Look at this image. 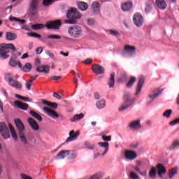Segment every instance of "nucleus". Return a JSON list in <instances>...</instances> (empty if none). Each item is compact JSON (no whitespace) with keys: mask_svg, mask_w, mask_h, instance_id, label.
<instances>
[{"mask_svg":"<svg viewBox=\"0 0 179 179\" xmlns=\"http://www.w3.org/2000/svg\"><path fill=\"white\" fill-rule=\"evenodd\" d=\"M66 17L71 20H64V23L67 24H76V19H80L82 15L76 8H71L67 11Z\"/></svg>","mask_w":179,"mask_h":179,"instance_id":"obj_1","label":"nucleus"},{"mask_svg":"<svg viewBox=\"0 0 179 179\" xmlns=\"http://www.w3.org/2000/svg\"><path fill=\"white\" fill-rule=\"evenodd\" d=\"M10 50L13 51H17L16 48L13 43H1L0 45V58L2 59H6V58H9V52H10Z\"/></svg>","mask_w":179,"mask_h":179,"instance_id":"obj_2","label":"nucleus"},{"mask_svg":"<svg viewBox=\"0 0 179 179\" xmlns=\"http://www.w3.org/2000/svg\"><path fill=\"white\" fill-rule=\"evenodd\" d=\"M68 33L71 37L78 38L82 36L83 29H82V27L79 25H74L69 27Z\"/></svg>","mask_w":179,"mask_h":179,"instance_id":"obj_3","label":"nucleus"},{"mask_svg":"<svg viewBox=\"0 0 179 179\" xmlns=\"http://www.w3.org/2000/svg\"><path fill=\"white\" fill-rule=\"evenodd\" d=\"M124 102L119 108V111H124V110H127V108L130 107L131 104H132V100L131 99L129 94L127 93L124 94Z\"/></svg>","mask_w":179,"mask_h":179,"instance_id":"obj_4","label":"nucleus"},{"mask_svg":"<svg viewBox=\"0 0 179 179\" xmlns=\"http://www.w3.org/2000/svg\"><path fill=\"white\" fill-rule=\"evenodd\" d=\"M0 134L3 139H8L10 138V134L9 133V129L8 126L3 122L0 123Z\"/></svg>","mask_w":179,"mask_h":179,"instance_id":"obj_5","label":"nucleus"},{"mask_svg":"<svg viewBox=\"0 0 179 179\" xmlns=\"http://www.w3.org/2000/svg\"><path fill=\"white\" fill-rule=\"evenodd\" d=\"M37 6H38V0H32L29 4V13L31 16H36L37 15Z\"/></svg>","mask_w":179,"mask_h":179,"instance_id":"obj_6","label":"nucleus"},{"mask_svg":"<svg viewBox=\"0 0 179 179\" xmlns=\"http://www.w3.org/2000/svg\"><path fill=\"white\" fill-rule=\"evenodd\" d=\"M48 38H50L52 40H61L62 37L58 34H52L41 38V41H42V43H44L47 45H49V47H51V42L48 41Z\"/></svg>","mask_w":179,"mask_h":179,"instance_id":"obj_7","label":"nucleus"},{"mask_svg":"<svg viewBox=\"0 0 179 179\" xmlns=\"http://www.w3.org/2000/svg\"><path fill=\"white\" fill-rule=\"evenodd\" d=\"M62 22L59 20H57L55 21H50L46 23L45 27L48 29V30H52L55 29H59Z\"/></svg>","mask_w":179,"mask_h":179,"instance_id":"obj_8","label":"nucleus"},{"mask_svg":"<svg viewBox=\"0 0 179 179\" xmlns=\"http://www.w3.org/2000/svg\"><path fill=\"white\" fill-rule=\"evenodd\" d=\"M133 22L137 27H141L143 25V17L140 13L134 14Z\"/></svg>","mask_w":179,"mask_h":179,"instance_id":"obj_9","label":"nucleus"},{"mask_svg":"<svg viewBox=\"0 0 179 179\" xmlns=\"http://www.w3.org/2000/svg\"><path fill=\"white\" fill-rule=\"evenodd\" d=\"M167 173V169H166V166H164L162 164H158L157 165V173L158 175V177L162 179L163 178V176Z\"/></svg>","mask_w":179,"mask_h":179,"instance_id":"obj_10","label":"nucleus"},{"mask_svg":"<svg viewBox=\"0 0 179 179\" xmlns=\"http://www.w3.org/2000/svg\"><path fill=\"white\" fill-rule=\"evenodd\" d=\"M128 128L132 131H136V129H141L142 126L141 125V120H134L128 124Z\"/></svg>","mask_w":179,"mask_h":179,"instance_id":"obj_11","label":"nucleus"},{"mask_svg":"<svg viewBox=\"0 0 179 179\" xmlns=\"http://www.w3.org/2000/svg\"><path fill=\"white\" fill-rule=\"evenodd\" d=\"M80 134V133L79 131L75 132V131H73V130L71 131L69 134V137H68L66 140V143L72 142L73 141H76V139H78V137L79 136Z\"/></svg>","mask_w":179,"mask_h":179,"instance_id":"obj_12","label":"nucleus"},{"mask_svg":"<svg viewBox=\"0 0 179 179\" xmlns=\"http://www.w3.org/2000/svg\"><path fill=\"white\" fill-rule=\"evenodd\" d=\"M137 157L136 152L133 150H126L124 151V157L127 160H135Z\"/></svg>","mask_w":179,"mask_h":179,"instance_id":"obj_13","label":"nucleus"},{"mask_svg":"<svg viewBox=\"0 0 179 179\" xmlns=\"http://www.w3.org/2000/svg\"><path fill=\"white\" fill-rule=\"evenodd\" d=\"M92 71L97 75H103L104 73V67L99 64H94L92 66Z\"/></svg>","mask_w":179,"mask_h":179,"instance_id":"obj_14","label":"nucleus"},{"mask_svg":"<svg viewBox=\"0 0 179 179\" xmlns=\"http://www.w3.org/2000/svg\"><path fill=\"white\" fill-rule=\"evenodd\" d=\"M14 106H15V107L17 108H20V110H27V108H29V104L23 103L19 100L14 101Z\"/></svg>","mask_w":179,"mask_h":179,"instance_id":"obj_15","label":"nucleus"},{"mask_svg":"<svg viewBox=\"0 0 179 179\" xmlns=\"http://www.w3.org/2000/svg\"><path fill=\"white\" fill-rule=\"evenodd\" d=\"M28 124H29L31 128H32L34 131H38V129H40V126H38V123H37V122L32 117L28 118Z\"/></svg>","mask_w":179,"mask_h":179,"instance_id":"obj_16","label":"nucleus"},{"mask_svg":"<svg viewBox=\"0 0 179 179\" xmlns=\"http://www.w3.org/2000/svg\"><path fill=\"white\" fill-rule=\"evenodd\" d=\"M44 111L49 115L50 117H52V118H58L59 117V115L55 112V110L50 109L47 107H43Z\"/></svg>","mask_w":179,"mask_h":179,"instance_id":"obj_17","label":"nucleus"},{"mask_svg":"<svg viewBox=\"0 0 179 179\" xmlns=\"http://www.w3.org/2000/svg\"><path fill=\"white\" fill-rule=\"evenodd\" d=\"M15 124L16 125L19 134L23 133V131H24V124H23L22 120H20V119H15Z\"/></svg>","mask_w":179,"mask_h":179,"instance_id":"obj_18","label":"nucleus"},{"mask_svg":"<svg viewBox=\"0 0 179 179\" xmlns=\"http://www.w3.org/2000/svg\"><path fill=\"white\" fill-rule=\"evenodd\" d=\"M9 86L11 87H15V89L20 90L23 87V85H22V83L13 79L10 82H8Z\"/></svg>","mask_w":179,"mask_h":179,"instance_id":"obj_19","label":"nucleus"},{"mask_svg":"<svg viewBox=\"0 0 179 179\" xmlns=\"http://www.w3.org/2000/svg\"><path fill=\"white\" fill-rule=\"evenodd\" d=\"M143 83H145V78L140 77L137 85V89L136 92V96H138V94L141 93L142 87H143Z\"/></svg>","mask_w":179,"mask_h":179,"instance_id":"obj_20","label":"nucleus"},{"mask_svg":"<svg viewBox=\"0 0 179 179\" xmlns=\"http://www.w3.org/2000/svg\"><path fill=\"white\" fill-rule=\"evenodd\" d=\"M71 154V150H61L56 156V159H65L66 156H69Z\"/></svg>","mask_w":179,"mask_h":179,"instance_id":"obj_21","label":"nucleus"},{"mask_svg":"<svg viewBox=\"0 0 179 179\" xmlns=\"http://www.w3.org/2000/svg\"><path fill=\"white\" fill-rule=\"evenodd\" d=\"M36 72L39 73H50V66L45 65V66H38V67L36 69Z\"/></svg>","mask_w":179,"mask_h":179,"instance_id":"obj_22","label":"nucleus"},{"mask_svg":"<svg viewBox=\"0 0 179 179\" xmlns=\"http://www.w3.org/2000/svg\"><path fill=\"white\" fill-rule=\"evenodd\" d=\"M156 4L157 8L162 10H164L167 8V3H166L164 0H156Z\"/></svg>","mask_w":179,"mask_h":179,"instance_id":"obj_23","label":"nucleus"},{"mask_svg":"<svg viewBox=\"0 0 179 179\" xmlns=\"http://www.w3.org/2000/svg\"><path fill=\"white\" fill-rule=\"evenodd\" d=\"M133 4L132 2H125L122 4V10H124V12H127V10H129L132 8Z\"/></svg>","mask_w":179,"mask_h":179,"instance_id":"obj_24","label":"nucleus"},{"mask_svg":"<svg viewBox=\"0 0 179 179\" xmlns=\"http://www.w3.org/2000/svg\"><path fill=\"white\" fill-rule=\"evenodd\" d=\"M98 145L101 146V148H103V152L102 153V156H104L108 152V142H99Z\"/></svg>","mask_w":179,"mask_h":179,"instance_id":"obj_25","label":"nucleus"},{"mask_svg":"<svg viewBox=\"0 0 179 179\" xmlns=\"http://www.w3.org/2000/svg\"><path fill=\"white\" fill-rule=\"evenodd\" d=\"M85 117V114H76L73 117L70 119L71 122H77V121H80L82 118Z\"/></svg>","mask_w":179,"mask_h":179,"instance_id":"obj_26","label":"nucleus"},{"mask_svg":"<svg viewBox=\"0 0 179 179\" xmlns=\"http://www.w3.org/2000/svg\"><path fill=\"white\" fill-rule=\"evenodd\" d=\"M17 38V35H16V34L12 32H7L6 34V38L8 41H13L14 40H16Z\"/></svg>","mask_w":179,"mask_h":179,"instance_id":"obj_27","label":"nucleus"},{"mask_svg":"<svg viewBox=\"0 0 179 179\" xmlns=\"http://www.w3.org/2000/svg\"><path fill=\"white\" fill-rule=\"evenodd\" d=\"M9 64L10 65V66H13L15 68V66H19V68H22V63H20V62H17L16 59H13V57H11L10 62H9Z\"/></svg>","mask_w":179,"mask_h":179,"instance_id":"obj_28","label":"nucleus"},{"mask_svg":"<svg viewBox=\"0 0 179 179\" xmlns=\"http://www.w3.org/2000/svg\"><path fill=\"white\" fill-rule=\"evenodd\" d=\"M92 10L94 13H99V12H100V3L97 2L92 3Z\"/></svg>","mask_w":179,"mask_h":179,"instance_id":"obj_29","label":"nucleus"},{"mask_svg":"<svg viewBox=\"0 0 179 179\" xmlns=\"http://www.w3.org/2000/svg\"><path fill=\"white\" fill-rule=\"evenodd\" d=\"M149 177L151 178V179H155L156 178V174H157V169L155 166H152L149 172Z\"/></svg>","mask_w":179,"mask_h":179,"instance_id":"obj_30","label":"nucleus"},{"mask_svg":"<svg viewBox=\"0 0 179 179\" xmlns=\"http://www.w3.org/2000/svg\"><path fill=\"white\" fill-rule=\"evenodd\" d=\"M29 114L32 117H34V118H36V120H38V121H39V122H41V121H43V117H41V115H40V114L36 113L34 110L29 111Z\"/></svg>","mask_w":179,"mask_h":179,"instance_id":"obj_31","label":"nucleus"},{"mask_svg":"<svg viewBox=\"0 0 179 179\" xmlns=\"http://www.w3.org/2000/svg\"><path fill=\"white\" fill-rule=\"evenodd\" d=\"M78 6L80 10H87V8H89V5L83 1L78 2Z\"/></svg>","mask_w":179,"mask_h":179,"instance_id":"obj_32","label":"nucleus"},{"mask_svg":"<svg viewBox=\"0 0 179 179\" xmlns=\"http://www.w3.org/2000/svg\"><path fill=\"white\" fill-rule=\"evenodd\" d=\"M8 127L12 138H13L14 141H17V136L16 135V131H15V129L10 124H8Z\"/></svg>","mask_w":179,"mask_h":179,"instance_id":"obj_33","label":"nucleus"},{"mask_svg":"<svg viewBox=\"0 0 179 179\" xmlns=\"http://www.w3.org/2000/svg\"><path fill=\"white\" fill-rule=\"evenodd\" d=\"M9 20L10 22H17V23H20V24H24V23H26V21L24 20H20L19 18L12 16L9 17Z\"/></svg>","mask_w":179,"mask_h":179,"instance_id":"obj_34","label":"nucleus"},{"mask_svg":"<svg viewBox=\"0 0 179 179\" xmlns=\"http://www.w3.org/2000/svg\"><path fill=\"white\" fill-rule=\"evenodd\" d=\"M31 27L33 30H41V29H44L45 27V25L43 24H32Z\"/></svg>","mask_w":179,"mask_h":179,"instance_id":"obj_35","label":"nucleus"},{"mask_svg":"<svg viewBox=\"0 0 179 179\" xmlns=\"http://www.w3.org/2000/svg\"><path fill=\"white\" fill-rule=\"evenodd\" d=\"M136 82V78L134 76L130 77L129 82L126 85L127 87H132V86H134V83H135Z\"/></svg>","mask_w":179,"mask_h":179,"instance_id":"obj_36","label":"nucleus"},{"mask_svg":"<svg viewBox=\"0 0 179 179\" xmlns=\"http://www.w3.org/2000/svg\"><path fill=\"white\" fill-rule=\"evenodd\" d=\"M135 50H136L135 46H131L129 45H126L124 46V51H126V52H135Z\"/></svg>","mask_w":179,"mask_h":179,"instance_id":"obj_37","label":"nucleus"},{"mask_svg":"<svg viewBox=\"0 0 179 179\" xmlns=\"http://www.w3.org/2000/svg\"><path fill=\"white\" fill-rule=\"evenodd\" d=\"M179 147V141H174L172 145L169 147V150H176Z\"/></svg>","mask_w":179,"mask_h":179,"instance_id":"obj_38","label":"nucleus"},{"mask_svg":"<svg viewBox=\"0 0 179 179\" xmlns=\"http://www.w3.org/2000/svg\"><path fill=\"white\" fill-rule=\"evenodd\" d=\"M31 68H33L31 64L26 63L25 65L22 67V71L23 72H30V71H31Z\"/></svg>","mask_w":179,"mask_h":179,"instance_id":"obj_39","label":"nucleus"},{"mask_svg":"<svg viewBox=\"0 0 179 179\" xmlns=\"http://www.w3.org/2000/svg\"><path fill=\"white\" fill-rule=\"evenodd\" d=\"M5 80H7L8 83L12 82L13 80V73H6L4 74Z\"/></svg>","mask_w":179,"mask_h":179,"instance_id":"obj_40","label":"nucleus"},{"mask_svg":"<svg viewBox=\"0 0 179 179\" xmlns=\"http://www.w3.org/2000/svg\"><path fill=\"white\" fill-rule=\"evenodd\" d=\"M105 106H106V101L102 99L96 102V107L98 108H104Z\"/></svg>","mask_w":179,"mask_h":179,"instance_id":"obj_41","label":"nucleus"},{"mask_svg":"<svg viewBox=\"0 0 179 179\" xmlns=\"http://www.w3.org/2000/svg\"><path fill=\"white\" fill-rule=\"evenodd\" d=\"M20 136V139H21V142L24 143V145H27V138H26V136H24V134L22 133H19Z\"/></svg>","mask_w":179,"mask_h":179,"instance_id":"obj_42","label":"nucleus"},{"mask_svg":"<svg viewBox=\"0 0 179 179\" xmlns=\"http://www.w3.org/2000/svg\"><path fill=\"white\" fill-rule=\"evenodd\" d=\"M101 178H103V173L99 172L90 176L89 179H101Z\"/></svg>","mask_w":179,"mask_h":179,"instance_id":"obj_43","label":"nucleus"},{"mask_svg":"<svg viewBox=\"0 0 179 179\" xmlns=\"http://www.w3.org/2000/svg\"><path fill=\"white\" fill-rule=\"evenodd\" d=\"M76 157H78V153H76V152L74 151H70V154L69 155L68 159L72 160L73 159H76Z\"/></svg>","mask_w":179,"mask_h":179,"instance_id":"obj_44","label":"nucleus"},{"mask_svg":"<svg viewBox=\"0 0 179 179\" xmlns=\"http://www.w3.org/2000/svg\"><path fill=\"white\" fill-rule=\"evenodd\" d=\"M27 36H29V37H34L35 38H41V35L36 32L27 33Z\"/></svg>","mask_w":179,"mask_h":179,"instance_id":"obj_45","label":"nucleus"},{"mask_svg":"<svg viewBox=\"0 0 179 179\" xmlns=\"http://www.w3.org/2000/svg\"><path fill=\"white\" fill-rule=\"evenodd\" d=\"M56 0H43V4L44 6H50V5H52Z\"/></svg>","mask_w":179,"mask_h":179,"instance_id":"obj_46","label":"nucleus"},{"mask_svg":"<svg viewBox=\"0 0 179 179\" xmlns=\"http://www.w3.org/2000/svg\"><path fill=\"white\" fill-rule=\"evenodd\" d=\"M173 113V110L171 109L166 110L164 113V117H166V118H170L171 116V114Z\"/></svg>","mask_w":179,"mask_h":179,"instance_id":"obj_47","label":"nucleus"},{"mask_svg":"<svg viewBox=\"0 0 179 179\" xmlns=\"http://www.w3.org/2000/svg\"><path fill=\"white\" fill-rule=\"evenodd\" d=\"M131 179H140L139 176H138L135 172L131 171L129 176Z\"/></svg>","mask_w":179,"mask_h":179,"instance_id":"obj_48","label":"nucleus"},{"mask_svg":"<svg viewBox=\"0 0 179 179\" xmlns=\"http://www.w3.org/2000/svg\"><path fill=\"white\" fill-rule=\"evenodd\" d=\"M45 54L46 55H48L49 57H50V58H52L53 61H57V57H55V55H54V53L50 52V50H46Z\"/></svg>","mask_w":179,"mask_h":179,"instance_id":"obj_49","label":"nucleus"},{"mask_svg":"<svg viewBox=\"0 0 179 179\" xmlns=\"http://www.w3.org/2000/svg\"><path fill=\"white\" fill-rule=\"evenodd\" d=\"M101 139L104 142H108V141H111V136H106V134H103L101 136Z\"/></svg>","mask_w":179,"mask_h":179,"instance_id":"obj_50","label":"nucleus"},{"mask_svg":"<svg viewBox=\"0 0 179 179\" xmlns=\"http://www.w3.org/2000/svg\"><path fill=\"white\" fill-rule=\"evenodd\" d=\"M162 92H163V90H161L160 91H158L157 93L154 94L149 95L150 99H152V100L156 99L159 94H162Z\"/></svg>","mask_w":179,"mask_h":179,"instance_id":"obj_51","label":"nucleus"},{"mask_svg":"<svg viewBox=\"0 0 179 179\" xmlns=\"http://www.w3.org/2000/svg\"><path fill=\"white\" fill-rule=\"evenodd\" d=\"M31 85H33V80H29L25 83V87H27V90H30V88L31 87Z\"/></svg>","mask_w":179,"mask_h":179,"instance_id":"obj_52","label":"nucleus"},{"mask_svg":"<svg viewBox=\"0 0 179 179\" xmlns=\"http://www.w3.org/2000/svg\"><path fill=\"white\" fill-rule=\"evenodd\" d=\"M108 85L110 88L113 87V73L110 75V78L108 80Z\"/></svg>","mask_w":179,"mask_h":179,"instance_id":"obj_53","label":"nucleus"},{"mask_svg":"<svg viewBox=\"0 0 179 179\" xmlns=\"http://www.w3.org/2000/svg\"><path fill=\"white\" fill-rule=\"evenodd\" d=\"M48 107H51V108L55 109L58 107V104H57V103H54V102H49Z\"/></svg>","mask_w":179,"mask_h":179,"instance_id":"obj_54","label":"nucleus"},{"mask_svg":"<svg viewBox=\"0 0 179 179\" xmlns=\"http://www.w3.org/2000/svg\"><path fill=\"white\" fill-rule=\"evenodd\" d=\"M85 146H86V148H87V149H93V145H92V144H90V142L89 141H86L84 143Z\"/></svg>","mask_w":179,"mask_h":179,"instance_id":"obj_55","label":"nucleus"},{"mask_svg":"<svg viewBox=\"0 0 179 179\" xmlns=\"http://www.w3.org/2000/svg\"><path fill=\"white\" fill-rule=\"evenodd\" d=\"M176 124H179V117L177 119H175L174 120L171 121L169 123V125H176Z\"/></svg>","mask_w":179,"mask_h":179,"instance_id":"obj_56","label":"nucleus"},{"mask_svg":"<svg viewBox=\"0 0 179 179\" xmlns=\"http://www.w3.org/2000/svg\"><path fill=\"white\" fill-rule=\"evenodd\" d=\"M87 24H89L90 26H93V24H94V20L91 18V19H88L87 20Z\"/></svg>","mask_w":179,"mask_h":179,"instance_id":"obj_57","label":"nucleus"},{"mask_svg":"<svg viewBox=\"0 0 179 179\" xmlns=\"http://www.w3.org/2000/svg\"><path fill=\"white\" fill-rule=\"evenodd\" d=\"M50 79L52 80H59V79H62V76H52L50 77Z\"/></svg>","mask_w":179,"mask_h":179,"instance_id":"obj_58","label":"nucleus"},{"mask_svg":"<svg viewBox=\"0 0 179 179\" xmlns=\"http://www.w3.org/2000/svg\"><path fill=\"white\" fill-rule=\"evenodd\" d=\"M138 146H139V143H135L130 145V148L131 149H137Z\"/></svg>","mask_w":179,"mask_h":179,"instance_id":"obj_59","label":"nucleus"},{"mask_svg":"<svg viewBox=\"0 0 179 179\" xmlns=\"http://www.w3.org/2000/svg\"><path fill=\"white\" fill-rule=\"evenodd\" d=\"M21 178L22 179H33L31 177H30L24 173L21 174Z\"/></svg>","mask_w":179,"mask_h":179,"instance_id":"obj_60","label":"nucleus"},{"mask_svg":"<svg viewBox=\"0 0 179 179\" xmlns=\"http://www.w3.org/2000/svg\"><path fill=\"white\" fill-rule=\"evenodd\" d=\"M22 30H26L27 31H30V26L29 25H24L22 27Z\"/></svg>","mask_w":179,"mask_h":179,"instance_id":"obj_61","label":"nucleus"},{"mask_svg":"<svg viewBox=\"0 0 179 179\" xmlns=\"http://www.w3.org/2000/svg\"><path fill=\"white\" fill-rule=\"evenodd\" d=\"M93 62V59H87L85 62L84 64H86L87 65H90Z\"/></svg>","mask_w":179,"mask_h":179,"instance_id":"obj_62","label":"nucleus"},{"mask_svg":"<svg viewBox=\"0 0 179 179\" xmlns=\"http://www.w3.org/2000/svg\"><path fill=\"white\" fill-rule=\"evenodd\" d=\"M36 52L38 54H41V52H43V47L37 48L36 50Z\"/></svg>","mask_w":179,"mask_h":179,"instance_id":"obj_63","label":"nucleus"},{"mask_svg":"<svg viewBox=\"0 0 179 179\" xmlns=\"http://www.w3.org/2000/svg\"><path fill=\"white\" fill-rule=\"evenodd\" d=\"M113 35L115 36V37H120V36H121L120 32L114 30L113 31Z\"/></svg>","mask_w":179,"mask_h":179,"instance_id":"obj_64","label":"nucleus"}]
</instances>
